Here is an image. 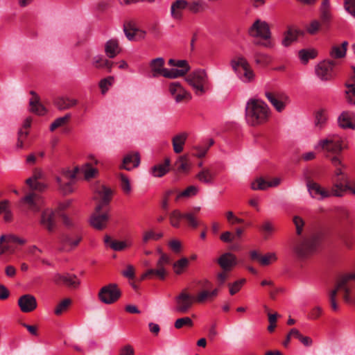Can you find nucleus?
I'll use <instances>...</instances> for the list:
<instances>
[{"instance_id":"f257e3e1","label":"nucleus","mask_w":355,"mask_h":355,"mask_svg":"<svg viewBox=\"0 0 355 355\" xmlns=\"http://www.w3.org/2000/svg\"><path fill=\"white\" fill-rule=\"evenodd\" d=\"M112 193V190L103 185L98 186L96 189L94 198L98 202L89 218L90 225L96 230H101L107 227L110 214L108 211L101 212V210L109 205Z\"/></svg>"},{"instance_id":"f03ea898","label":"nucleus","mask_w":355,"mask_h":355,"mask_svg":"<svg viewBox=\"0 0 355 355\" xmlns=\"http://www.w3.org/2000/svg\"><path fill=\"white\" fill-rule=\"evenodd\" d=\"M78 172L83 173L85 179L89 180L96 176L98 170L93 167L91 163H85L80 167H75L73 170L62 169L60 175L57 177L56 181L64 194L73 192L74 180Z\"/></svg>"},{"instance_id":"7ed1b4c3","label":"nucleus","mask_w":355,"mask_h":355,"mask_svg":"<svg viewBox=\"0 0 355 355\" xmlns=\"http://www.w3.org/2000/svg\"><path fill=\"white\" fill-rule=\"evenodd\" d=\"M270 116L268 105L262 100L250 98L245 106V119L248 125L257 126L266 123Z\"/></svg>"},{"instance_id":"20e7f679","label":"nucleus","mask_w":355,"mask_h":355,"mask_svg":"<svg viewBox=\"0 0 355 355\" xmlns=\"http://www.w3.org/2000/svg\"><path fill=\"white\" fill-rule=\"evenodd\" d=\"M347 148V145L344 143V139L338 135H328L325 139L320 140L315 146L316 150L328 153L327 157L329 158L336 155L340 157L342 150Z\"/></svg>"},{"instance_id":"39448f33","label":"nucleus","mask_w":355,"mask_h":355,"mask_svg":"<svg viewBox=\"0 0 355 355\" xmlns=\"http://www.w3.org/2000/svg\"><path fill=\"white\" fill-rule=\"evenodd\" d=\"M165 61L162 58H157L153 59L150 63L149 67L150 69V77L157 78L162 76L168 78H177L182 77L187 73V69L178 70L175 69H166L164 68Z\"/></svg>"},{"instance_id":"423d86ee","label":"nucleus","mask_w":355,"mask_h":355,"mask_svg":"<svg viewBox=\"0 0 355 355\" xmlns=\"http://www.w3.org/2000/svg\"><path fill=\"white\" fill-rule=\"evenodd\" d=\"M186 80L198 96L203 95L210 89L209 77L204 69H198L193 71L187 76Z\"/></svg>"},{"instance_id":"0eeeda50","label":"nucleus","mask_w":355,"mask_h":355,"mask_svg":"<svg viewBox=\"0 0 355 355\" xmlns=\"http://www.w3.org/2000/svg\"><path fill=\"white\" fill-rule=\"evenodd\" d=\"M250 37L264 40L260 44L266 48H272L274 44L270 40L271 32L268 24L261 19H257L248 29Z\"/></svg>"},{"instance_id":"6e6552de","label":"nucleus","mask_w":355,"mask_h":355,"mask_svg":"<svg viewBox=\"0 0 355 355\" xmlns=\"http://www.w3.org/2000/svg\"><path fill=\"white\" fill-rule=\"evenodd\" d=\"M318 244V237L313 236L296 241L292 246V251L297 258L306 259L316 250Z\"/></svg>"},{"instance_id":"1a4fd4ad","label":"nucleus","mask_w":355,"mask_h":355,"mask_svg":"<svg viewBox=\"0 0 355 355\" xmlns=\"http://www.w3.org/2000/svg\"><path fill=\"white\" fill-rule=\"evenodd\" d=\"M352 279L355 280V272L339 277L336 284L345 302H352L351 293H355V285L350 283Z\"/></svg>"},{"instance_id":"9d476101","label":"nucleus","mask_w":355,"mask_h":355,"mask_svg":"<svg viewBox=\"0 0 355 355\" xmlns=\"http://www.w3.org/2000/svg\"><path fill=\"white\" fill-rule=\"evenodd\" d=\"M170 263V257L165 253H161V256L156 263L157 268L147 270L146 272L143 274L141 279H144L152 275H155L160 279H164L167 274L166 266L168 265Z\"/></svg>"},{"instance_id":"9b49d317","label":"nucleus","mask_w":355,"mask_h":355,"mask_svg":"<svg viewBox=\"0 0 355 355\" xmlns=\"http://www.w3.org/2000/svg\"><path fill=\"white\" fill-rule=\"evenodd\" d=\"M99 300L104 304H111L121 296V292L116 284H110L101 288L98 293Z\"/></svg>"},{"instance_id":"f8f14e48","label":"nucleus","mask_w":355,"mask_h":355,"mask_svg":"<svg viewBox=\"0 0 355 355\" xmlns=\"http://www.w3.org/2000/svg\"><path fill=\"white\" fill-rule=\"evenodd\" d=\"M175 311L180 313H187L196 303L194 296L191 295L187 288L183 289L175 297Z\"/></svg>"},{"instance_id":"ddd939ff","label":"nucleus","mask_w":355,"mask_h":355,"mask_svg":"<svg viewBox=\"0 0 355 355\" xmlns=\"http://www.w3.org/2000/svg\"><path fill=\"white\" fill-rule=\"evenodd\" d=\"M20 203L26 205L29 210L36 213L44 206V201L40 194L33 191L22 198Z\"/></svg>"},{"instance_id":"4468645a","label":"nucleus","mask_w":355,"mask_h":355,"mask_svg":"<svg viewBox=\"0 0 355 355\" xmlns=\"http://www.w3.org/2000/svg\"><path fill=\"white\" fill-rule=\"evenodd\" d=\"M334 62L330 60H324L318 64L315 67L316 76L321 80H329L332 78L334 72L333 69Z\"/></svg>"},{"instance_id":"2eb2a0df","label":"nucleus","mask_w":355,"mask_h":355,"mask_svg":"<svg viewBox=\"0 0 355 355\" xmlns=\"http://www.w3.org/2000/svg\"><path fill=\"white\" fill-rule=\"evenodd\" d=\"M265 96L275 109L279 112H282L290 103L289 97L284 94H276L267 92Z\"/></svg>"},{"instance_id":"dca6fc26","label":"nucleus","mask_w":355,"mask_h":355,"mask_svg":"<svg viewBox=\"0 0 355 355\" xmlns=\"http://www.w3.org/2000/svg\"><path fill=\"white\" fill-rule=\"evenodd\" d=\"M56 284H64L72 288H76L80 285V281L75 275L56 273L53 278Z\"/></svg>"},{"instance_id":"f3484780","label":"nucleus","mask_w":355,"mask_h":355,"mask_svg":"<svg viewBox=\"0 0 355 355\" xmlns=\"http://www.w3.org/2000/svg\"><path fill=\"white\" fill-rule=\"evenodd\" d=\"M188 1L187 0H175L172 2L170 8L171 17L175 21L183 19L184 11L187 9Z\"/></svg>"},{"instance_id":"a211bd4d","label":"nucleus","mask_w":355,"mask_h":355,"mask_svg":"<svg viewBox=\"0 0 355 355\" xmlns=\"http://www.w3.org/2000/svg\"><path fill=\"white\" fill-rule=\"evenodd\" d=\"M350 189L348 177L334 178L331 191V196H342L344 193Z\"/></svg>"},{"instance_id":"6ab92c4d","label":"nucleus","mask_w":355,"mask_h":355,"mask_svg":"<svg viewBox=\"0 0 355 355\" xmlns=\"http://www.w3.org/2000/svg\"><path fill=\"white\" fill-rule=\"evenodd\" d=\"M18 305L22 312L28 313L34 311L37 308V304L36 298L33 295L26 294L19 298Z\"/></svg>"},{"instance_id":"aec40b11","label":"nucleus","mask_w":355,"mask_h":355,"mask_svg":"<svg viewBox=\"0 0 355 355\" xmlns=\"http://www.w3.org/2000/svg\"><path fill=\"white\" fill-rule=\"evenodd\" d=\"M306 186L308 191L313 198L321 200L331 196L329 191L325 190L316 182H309Z\"/></svg>"},{"instance_id":"412c9836","label":"nucleus","mask_w":355,"mask_h":355,"mask_svg":"<svg viewBox=\"0 0 355 355\" xmlns=\"http://www.w3.org/2000/svg\"><path fill=\"white\" fill-rule=\"evenodd\" d=\"M281 182L282 179L278 177L274 178L270 181H266L262 178H259L252 182L251 188L253 190H266L270 187H277Z\"/></svg>"},{"instance_id":"4be33fe9","label":"nucleus","mask_w":355,"mask_h":355,"mask_svg":"<svg viewBox=\"0 0 355 355\" xmlns=\"http://www.w3.org/2000/svg\"><path fill=\"white\" fill-rule=\"evenodd\" d=\"M218 263L223 270L230 271L237 263L236 257L231 252H225L218 258Z\"/></svg>"},{"instance_id":"5701e85b","label":"nucleus","mask_w":355,"mask_h":355,"mask_svg":"<svg viewBox=\"0 0 355 355\" xmlns=\"http://www.w3.org/2000/svg\"><path fill=\"white\" fill-rule=\"evenodd\" d=\"M31 94L33 96L29 101L30 111L39 116L45 115L47 110L40 103L39 96L33 91L31 92Z\"/></svg>"},{"instance_id":"b1692460","label":"nucleus","mask_w":355,"mask_h":355,"mask_svg":"<svg viewBox=\"0 0 355 355\" xmlns=\"http://www.w3.org/2000/svg\"><path fill=\"white\" fill-rule=\"evenodd\" d=\"M338 123L340 128L346 129L355 128V114L351 112H343L338 116Z\"/></svg>"},{"instance_id":"393cba45","label":"nucleus","mask_w":355,"mask_h":355,"mask_svg":"<svg viewBox=\"0 0 355 355\" xmlns=\"http://www.w3.org/2000/svg\"><path fill=\"white\" fill-rule=\"evenodd\" d=\"M119 42L116 38H112L105 44V53L110 58H114L121 52Z\"/></svg>"},{"instance_id":"a878e982","label":"nucleus","mask_w":355,"mask_h":355,"mask_svg":"<svg viewBox=\"0 0 355 355\" xmlns=\"http://www.w3.org/2000/svg\"><path fill=\"white\" fill-rule=\"evenodd\" d=\"M140 164V157L137 153H129L126 155L123 159L120 168L130 171L137 167Z\"/></svg>"},{"instance_id":"bb28decb","label":"nucleus","mask_w":355,"mask_h":355,"mask_svg":"<svg viewBox=\"0 0 355 355\" xmlns=\"http://www.w3.org/2000/svg\"><path fill=\"white\" fill-rule=\"evenodd\" d=\"M40 224L49 231H52L55 227V214L50 209H45L41 215Z\"/></svg>"},{"instance_id":"cd10ccee","label":"nucleus","mask_w":355,"mask_h":355,"mask_svg":"<svg viewBox=\"0 0 355 355\" xmlns=\"http://www.w3.org/2000/svg\"><path fill=\"white\" fill-rule=\"evenodd\" d=\"M171 161L165 159L164 162L154 165L150 171V173L155 178H161L166 175L170 169Z\"/></svg>"},{"instance_id":"c85d7f7f","label":"nucleus","mask_w":355,"mask_h":355,"mask_svg":"<svg viewBox=\"0 0 355 355\" xmlns=\"http://www.w3.org/2000/svg\"><path fill=\"white\" fill-rule=\"evenodd\" d=\"M42 171L41 170H35L33 172V176L26 180V183L33 190L42 191L45 188V185L38 182V180L42 178Z\"/></svg>"},{"instance_id":"c756f323","label":"nucleus","mask_w":355,"mask_h":355,"mask_svg":"<svg viewBox=\"0 0 355 355\" xmlns=\"http://www.w3.org/2000/svg\"><path fill=\"white\" fill-rule=\"evenodd\" d=\"M196 178L202 183L213 184L216 178V173L209 168H203L198 173Z\"/></svg>"},{"instance_id":"7c9ffc66","label":"nucleus","mask_w":355,"mask_h":355,"mask_svg":"<svg viewBox=\"0 0 355 355\" xmlns=\"http://www.w3.org/2000/svg\"><path fill=\"white\" fill-rule=\"evenodd\" d=\"M331 164L335 168L334 176L335 178L347 177L343 172V169L347 168V166L343 162L341 157L336 155L329 157Z\"/></svg>"},{"instance_id":"2f4dec72","label":"nucleus","mask_w":355,"mask_h":355,"mask_svg":"<svg viewBox=\"0 0 355 355\" xmlns=\"http://www.w3.org/2000/svg\"><path fill=\"white\" fill-rule=\"evenodd\" d=\"M187 138L188 133L186 132H182L173 137L172 144L175 153H180L183 150Z\"/></svg>"},{"instance_id":"473e14b6","label":"nucleus","mask_w":355,"mask_h":355,"mask_svg":"<svg viewBox=\"0 0 355 355\" xmlns=\"http://www.w3.org/2000/svg\"><path fill=\"white\" fill-rule=\"evenodd\" d=\"M235 73L239 80L245 83H252L255 78V73L250 64L237 71Z\"/></svg>"},{"instance_id":"72a5a7b5","label":"nucleus","mask_w":355,"mask_h":355,"mask_svg":"<svg viewBox=\"0 0 355 355\" xmlns=\"http://www.w3.org/2000/svg\"><path fill=\"white\" fill-rule=\"evenodd\" d=\"M320 17L323 24H327L330 21L331 12L329 0H322L320 7Z\"/></svg>"},{"instance_id":"f704fd0d","label":"nucleus","mask_w":355,"mask_h":355,"mask_svg":"<svg viewBox=\"0 0 355 355\" xmlns=\"http://www.w3.org/2000/svg\"><path fill=\"white\" fill-rule=\"evenodd\" d=\"M327 112L326 110L320 108L315 111L314 124L318 129H322L325 125L327 121Z\"/></svg>"},{"instance_id":"c9c22d12","label":"nucleus","mask_w":355,"mask_h":355,"mask_svg":"<svg viewBox=\"0 0 355 355\" xmlns=\"http://www.w3.org/2000/svg\"><path fill=\"white\" fill-rule=\"evenodd\" d=\"M175 165L179 173H188L191 168V162L187 155L180 156L175 162Z\"/></svg>"},{"instance_id":"e433bc0d","label":"nucleus","mask_w":355,"mask_h":355,"mask_svg":"<svg viewBox=\"0 0 355 355\" xmlns=\"http://www.w3.org/2000/svg\"><path fill=\"white\" fill-rule=\"evenodd\" d=\"M249 64L248 60L241 55H235L230 61V65L234 73Z\"/></svg>"},{"instance_id":"4c0bfd02","label":"nucleus","mask_w":355,"mask_h":355,"mask_svg":"<svg viewBox=\"0 0 355 355\" xmlns=\"http://www.w3.org/2000/svg\"><path fill=\"white\" fill-rule=\"evenodd\" d=\"M77 103L76 100L71 99L67 97H58L55 100V105L59 110H67Z\"/></svg>"},{"instance_id":"58836bf2","label":"nucleus","mask_w":355,"mask_h":355,"mask_svg":"<svg viewBox=\"0 0 355 355\" xmlns=\"http://www.w3.org/2000/svg\"><path fill=\"white\" fill-rule=\"evenodd\" d=\"M298 33L296 30L288 28L284 34V37L282 40V44L285 46H289L293 42L297 40Z\"/></svg>"},{"instance_id":"ea45409f","label":"nucleus","mask_w":355,"mask_h":355,"mask_svg":"<svg viewBox=\"0 0 355 355\" xmlns=\"http://www.w3.org/2000/svg\"><path fill=\"white\" fill-rule=\"evenodd\" d=\"M348 42L345 41L340 46L335 45L330 51V55L334 58H341L345 56Z\"/></svg>"},{"instance_id":"a19ab883","label":"nucleus","mask_w":355,"mask_h":355,"mask_svg":"<svg viewBox=\"0 0 355 355\" xmlns=\"http://www.w3.org/2000/svg\"><path fill=\"white\" fill-rule=\"evenodd\" d=\"M206 3L203 0L188 1L187 10L194 14L202 12L206 8Z\"/></svg>"},{"instance_id":"79ce46f5","label":"nucleus","mask_w":355,"mask_h":355,"mask_svg":"<svg viewBox=\"0 0 355 355\" xmlns=\"http://www.w3.org/2000/svg\"><path fill=\"white\" fill-rule=\"evenodd\" d=\"M81 239L82 237L78 234H69L64 236L62 241L64 245L73 248L79 244Z\"/></svg>"},{"instance_id":"37998d69","label":"nucleus","mask_w":355,"mask_h":355,"mask_svg":"<svg viewBox=\"0 0 355 355\" xmlns=\"http://www.w3.org/2000/svg\"><path fill=\"white\" fill-rule=\"evenodd\" d=\"M347 89L346 91L347 98L351 104L355 105V74L352 76L349 83L346 84Z\"/></svg>"},{"instance_id":"c03bdc74","label":"nucleus","mask_w":355,"mask_h":355,"mask_svg":"<svg viewBox=\"0 0 355 355\" xmlns=\"http://www.w3.org/2000/svg\"><path fill=\"white\" fill-rule=\"evenodd\" d=\"M189 261L187 258L183 257L177 261L173 265V270L176 275H181L184 272V270L188 267Z\"/></svg>"},{"instance_id":"a18cd8bd","label":"nucleus","mask_w":355,"mask_h":355,"mask_svg":"<svg viewBox=\"0 0 355 355\" xmlns=\"http://www.w3.org/2000/svg\"><path fill=\"white\" fill-rule=\"evenodd\" d=\"M184 218V214L178 209L172 211L169 214V221L171 226L178 228L180 226V220Z\"/></svg>"},{"instance_id":"49530a36","label":"nucleus","mask_w":355,"mask_h":355,"mask_svg":"<svg viewBox=\"0 0 355 355\" xmlns=\"http://www.w3.org/2000/svg\"><path fill=\"white\" fill-rule=\"evenodd\" d=\"M132 245L131 241H111L110 248L115 251H121Z\"/></svg>"},{"instance_id":"de8ad7c7","label":"nucleus","mask_w":355,"mask_h":355,"mask_svg":"<svg viewBox=\"0 0 355 355\" xmlns=\"http://www.w3.org/2000/svg\"><path fill=\"white\" fill-rule=\"evenodd\" d=\"M120 186L123 192L128 195L132 191V187L129 178L124 174H120Z\"/></svg>"},{"instance_id":"09e8293b","label":"nucleus","mask_w":355,"mask_h":355,"mask_svg":"<svg viewBox=\"0 0 355 355\" xmlns=\"http://www.w3.org/2000/svg\"><path fill=\"white\" fill-rule=\"evenodd\" d=\"M322 21L317 19L312 20L306 27V31L311 35L316 34L322 27Z\"/></svg>"},{"instance_id":"8fccbe9b","label":"nucleus","mask_w":355,"mask_h":355,"mask_svg":"<svg viewBox=\"0 0 355 355\" xmlns=\"http://www.w3.org/2000/svg\"><path fill=\"white\" fill-rule=\"evenodd\" d=\"M198 192V189L195 186H190L187 187L185 190L182 192H180L176 198L175 200L178 201L180 198H188L191 196H193L196 195Z\"/></svg>"},{"instance_id":"3c124183","label":"nucleus","mask_w":355,"mask_h":355,"mask_svg":"<svg viewBox=\"0 0 355 355\" xmlns=\"http://www.w3.org/2000/svg\"><path fill=\"white\" fill-rule=\"evenodd\" d=\"M316 56V53L314 50L302 49L299 51V57L302 62L306 63L309 59H313Z\"/></svg>"},{"instance_id":"603ef678","label":"nucleus","mask_w":355,"mask_h":355,"mask_svg":"<svg viewBox=\"0 0 355 355\" xmlns=\"http://www.w3.org/2000/svg\"><path fill=\"white\" fill-rule=\"evenodd\" d=\"M69 118H70V115L69 114H66L64 116L59 117V118L56 119L51 124L50 128H49L51 132H53L55 129H57L58 128L62 127V125H64L68 121Z\"/></svg>"},{"instance_id":"864d4df0","label":"nucleus","mask_w":355,"mask_h":355,"mask_svg":"<svg viewBox=\"0 0 355 355\" xmlns=\"http://www.w3.org/2000/svg\"><path fill=\"white\" fill-rule=\"evenodd\" d=\"M245 283V279H241L234 282V283L229 284L230 293L231 295H235L238 293Z\"/></svg>"},{"instance_id":"5fc2aeb1","label":"nucleus","mask_w":355,"mask_h":355,"mask_svg":"<svg viewBox=\"0 0 355 355\" xmlns=\"http://www.w3.org/2000/svg\"><path fill=\"white\" fill-rule=\"evenodd\" d=\"M277 259V255L274 252H269L265 255H261L260 259V264L261 266H268Z\"/></svg>"},{"instance_id":"6e6d98bb","label":"nucleus","mask_w":355,"mask_h":355,"mask_svg":"<svg viewBox=\"0 0 355 355\" xmlns=\"http://www.w3.org/2000/svg\"><path fill=\"white\" fill-rule=\"evenodd\" d=\"M193 322L189 317L178 318L175 320L174 326L176 329H181L184 326L192 327Z\"/></svg>"},{"instance_id":"4d7b16f0","label":"nucleus","mask_w":355,"mask_h":355,"mask_svg":"<svg viewBox=\"0 0 355 355\" xmlns=\"http://www.w3.org/2000/svg\"><path fill=\"white\" fill-rule=\"evenodd\" d=\"M192 149L196 151V153H193V156L202 158L206 155L209 150V146H205V145H195L192 147Z\"/></svg>"},{"instance_id":"13d9d810","label":"nucleus","mask_w":355,"mask_h":355,"mask_svg":"<svg viewBox=\"0 0 355 355\" xmlns=\"http://www.w3.org/2000/svg\"><path fill=\"white\" fill-rule=\"evenodd\" d=\"M196 303H203L207 300H211L209 294V291L202 290L194 296Z\"/></svg>"},{"instance_id":"bf43d9fd","label":"nucleus","mask_w":355,"mask_h":355,"mask_svg":"<svg viewBox=\"0 0 355 355\" xmlns=\"http://www.w3.org/2000/svg\"><path fill=\"white\" fill-rule=\"evenodd\" d=\"M135 26L132 23H128L124 26L123 31L126 37L130 41L135 40Z\"/></svg>"},{"instance_id":"052dcab7","label":"nucleus","mask_w":355,"mask_h":355,"mask_svg":"<svg viewBox=\"0 0 355 355\" xmlns=\"http://www.w3.org/2000/svg\"><path fill=\"white\" fill-rule=\"evenodd\" d=\"M71 304V300L69 299H65L60 302L55 309L54 313L56 315L62 314L64 311L67 310L69 304Z\"/></svg>"},{"instance_id":"680f3d73","label":"nucleus","mask_w":355,"mask_h":355,"mask_svg":"<svg viewBox=\"0 0 355 355\" xmlns=\"http://www.w3.org/2000/svg\"><path fill=\"white\" fill-rule=\"evenodd\" d=\"M293 222L295 226L297 234L301 235L304 225V220L298 216H295L293 218Z\"/></svg>"},{"instance_id":"e2e57ef3","label":"nucleus","mask_w":355,"mask_h":355,"mask_svg":"<svg viewBox=\"0 0 355 355\" xmlns=\"http://www.w3.org/2000/svg\"><path fill=\"white\" fill-rule=\"evenodd\" d=\"M114 81V78L111 76L104 78L101 80L99 86L101 89L102 93L105 94L109 89V87L112 85Z\"/></svg>"},{"instance_id":"0e129e2a","label":"nucleus","mask_w":355,"mask_h":355,"mask_svg":"<svg viewBox=\"0 0 355 355\" xmlns=\"http://www.w3.org/2000/svg\"><path fill=\"white\" fill-rule=\"evenodd\" d=\"M261 230L265 234V237L267 238L275 230L273 224L270 221H265L261 225Z\"/></svg>"},{"instance_id":"69168bd1","label":"nucleus","mask_w":355,"mask_h":355,"mask_svg":"<svg viewBox=\"0 0 355 355\" xmlns=\"http://www.w3.org/2000/svg\"><path fill=\"white\" fill-rule=\"evenodd\" d=\"M184 218L188 221L189 225L193 228H196L199 225V222L193 213L184 214Z\"/></svg>"},{"instance_id":"338daca9","label":"nucleus","mask_w":355,"mask_h":355,"mask_svg":"<svg viewBox=\"0 0 355 355\" xmlns=\"http://www.w3.org/2000/svg\"><path fill=\"white\" fill-rule=\"evenodd\" d=\"M225 215L228 223L231 225L241 223L243 222V219L236 216L232 211H227Z\"/></svg>"},{"instance_id":"774afa93","label":"nucleus","mask_w":355,"mask_h":355,"mask_svg":"<svg viewBox=\"0 0 355 355\" xmlns=\"http://www.w3.org/2000/svg\"><path fill=\"white\" fill-rule=\"evenodd\" d=\"M345 10L353 17H355V0H345Z\"/></svg>"}]
</instances>
